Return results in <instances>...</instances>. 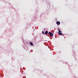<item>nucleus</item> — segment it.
Returning a JSON list of instances; mask_svg holds the SVG:
<instances>
[{"label":"nucleus","instance_id":"6e6552de","mask_svg":"<svg viewBox=\"0 0 78 78\" xmlns=\"http://www.w3.org/2000/svg\"><path fill=\"white\" fill-rule=\"evenodd\" d=\"M44 30H45V29H44Z\"/></svg>","mask_w":78,"mask_h":78},{"label":"nucleus","instance_id":"423d86ee","mask_svg":"<svg viewBox=\"0 0 78 78\" xmlns=\"http://www.w3.org/2000/svg\"><path fill=\"white\" fill-rule=\"evenodd\" d=\"M42 33L43 34H44V31H42Z\"/></svg>","mask_w":78,"mask_h":78},{"label":"nucleus","instance_id":"f257e3e1","mask_svg":"<svg viewBox=\"0 0 78 78\" xmlns=\"http://www.w3.org/2000/svg\"><path fill=\"white\" fill-rule=\"evenodd\" d=\"M48 34L50 35V37H52L53 36V34L51 32H49Z\"/></svg>","mask_w":78,"mask_h":78},{"label":"nucleus","instance_id":"20e7f679","mask_svg":"<svg viewBox=\"0 0 78 78\" xmlns=\"http://www.w3.org/2000/svg\"><path fill=\"white\" fill-rule=\"evenodd\" d=\"M58 34L59 35H62V34L61 32H58Z\"/></svg>","mask_w":78,"mask_h":78},{"label":"nucleus","instance_id":"f03ea898","mask_svg":"<svg viewBox=\"0 0 78 78\" xmlns=\"http://www.w3.org/2000/svg\"><path fill=\"white\" fill-rule=\"evenodd\" d=\"M60 22L59 21H57V22H56V24L57 25H60Z\"/></svg>","mask_w":78,"mask_h":78},{"label":"nucleus","instance_id":"7ed1b4c3","mask_svg":"<svg viewBox=\"0 0 78 78\" xmlns=\"http://www.w3.org/2000/svg\"><path fill=\"white\" fill-rule=\"evenodd\" d=\"M48 31L47 30L44 33L46 35L48 34Z\"/></svg>","mask_w":78,"mask_h":78},{"label":"nucleus","instance_id":"39448f33","mask_svg":"<svg viewBox=\"0 0 78 78\" xmlns=\"http://www.w3.org/2000/svg\"><path fill=\"white\" fill-rule=\"evenodd\" d=\"M30 45H31V46H33L34 45L33 44V43L31 42L30 43Z\"/></svg>","mask_w":78,"mask_h":78},{"label":"nucleus","instance_id":"0eeeda50","mask_svg":"<svg viewBox=\"0 0 78 78\" xmlns=\"http://www.w3.org/2000/svg\"><path fill=\"white\" fill-rule=\"evenodd\" d=\"M58 32L60 33V32H61V31L59 30V29L58 30Z\"/></svg>","mask_w":78,"mask_h":78}]
</instances>
